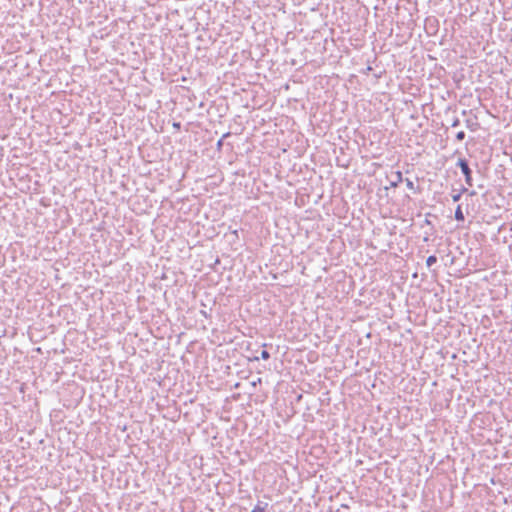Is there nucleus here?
<instances>
[{
  "label": "nucleus",
  "mask_w": 512,
  "mask_h": 512,
  "mask_svg": "<svg viewBox=\"0 0 512 512\" xmlns=\"http://www.w3.org/2000/svg\"><path fill=\"white\" fill-rule=\"evenodd\" d=\"M457 166L461 169L465 176V182L467 185L472 186V171L466 159L460 158L457 162Z\"/></svg>",
  "instance_id": "f257e3e1"
},
{
  "label": "nucleus",
  "mask_w": 512,
  "mask_h": 512,
  "mask_svg": "<svg viewBox=\"0 0 512 512\" xmlns=\"http://www.w3.org/2000/svg\"><path fill=\"white\" fill-rule=\"evenodd\" d=\"M403 180L402 173L400 171H396L392 173V178L390 179V186L397 187L399 183Z\"/></svg>",
  "instance_id": "f03ea898"
},
{
  "label": "nucleus",
  "mask_w": 512,
  "mask_h": 512,
  "mask_svg": "<svg viewBox=\"0 0 512 512\" xmlns=\"http://www.w3.org/2000/svg\"><path fill=\"white\" fill-rule=\"evenodd\" d=\"M267 506H268V503L258 501V503L253 508L252 512H264L265 509L267 508Z\"/></svg>",
  "instance_id": "7ed1b4c3"
},
{
  "label": "nucleus",
  "mask_w": 512,
  "mask_h": 512,
  "mask_svg": "<svg viewBox=\"0 0 512 512\" xmlns=\"http://www.w3.org/2000/svg\"><path fill=\"white\" fill-rule=\"evenodd\" d=\"M455 219L457 221H464V219H465L464 214L462 212V208H461L460 205H458L456 210H455Z\"/></svg>",
  "instance_id": "20e7f679"
},
{
  "label": "nucleus",
  "mask_w": 512,
  "mask_h": 512,
  "mask_svg": "<svg viewBox=\"0 0 512 512\" xmlns=\"http://www.w3.org/2000/svg\"><path fill=\"white\" fill-rule=\"evenodd\" d=\"M437 262V257L435 255H431L426 259V265L431 267L433 264Z\"/></svg>",
  "instance_id": "39448f33"
},
{
  "label": "nucleus",
  "mask_w": 512,
  "mask_h": 512,
  "mask_svg": "<svg viewBox=\"0 0 512 512\" xmlns=\"http://www.w3.org/2000/svg\"><path fill=\"white\" fill-rule=\"evenodd\" d=\"M465 132L464 131H459L457 134H456V139L458 141H463L465 139Z\"/></svg>",
  "instance_id": "423d86ee"
},
{
  "label": "nucleus",
  "mask_w": 512,
  "mask_h": 512,
  "mask_svg": "<svg viewBox=\"0 0 512 512\" xmlns=\"http://www.w3.org/2000/svg\"><path fill=\"white\" fill-rule=\"evenodd\" d=\"M260 357L263 360H268L270 358V353L266 350H262Z\"/></svg>",
  "instance_id": "0eeeda50"
},
{
  "label": "nucleus",
  "mask_w": 512,
  "mask_h": 512,
  "mask_svg": "<svg viewBox=\"0 0 512 512\" xmlns=\"http://www.w3.org/2000/svg\"><path fill=\"white\" fill-rule=\"evenodd\" d=\"M461 199V192L452 195V200L458 202Z\"/></svg>",
  "instance_id": "6e6552de"
},
{
  "label": "nucleus",
  "mask_w": 512,
  "mask_h": 512,
  "mask_svg": "<svg viewBox=\"0 0 512 512\" xmlns=\"http://www.w3.org/2000/svg\"><path fill=\"white\" fill-rule=\"evenodd\" d=\"M406 185L409 189H413L414 188V184L413 182L410 180V179H406Z\"/></svg>",
  "instance_id": "1a4fd4ad"
},
{
  "label": "nucleus",
  "mask_w": 512,
  "mask_h": 512,
  "mask_svg": "<svg viewBox=\"0 0 512 512\" xmlns=\"http://www.w3.org/2000/svg\"><path fill=\"white\" fill-rule=\"evenodd\" d=\"M460 124V120L458 118H455L451 124L452 127H456Z\"/></svg>",
  "instance_id": "9d476101"
},
{
  "label": "nucleus",
  "mask_w": 512,
  "mask_h": 512,
  "mask_svg": "<svg viewBox=\"0 0 512 512\" xmlns=\"http://www.w3.org/2000/svg\"><path fill=\"white\" fill-rule=\"evenodd\" d=\"M223 145V139H220L218 142H217V147L218 149H220Z\"/></svg>",
  "instance_id": "9b49d317"
},
{
  "label": "nucleus",
  "mask_w": 512,
  "mask_h": 512,
  "mask_svg": "<svg viewBox=\"0 0 512 512\" xmlns=\"http://www.w3.org/2000/svg\"><path fill=\"white\" fill-rule=\"evenodd\" d=\"M230 135H231V133H230V132H227V133H225V134L222 136V138H221V139H223V140H224L225 138L229 137Z\"/></svg>",
  "instance_id": "f8f14e48"
},
{
  "label": "nucleus",
  "mask_w": 512,
  "mask_h": 512,
  "mask_svg": "<svg viewBox=\"0 0 512 512\" xmlns=\"http://www.w3.org/2000/svg\"><path fill=\"white\" fill-rule=\"evenodd\" d=\"M466 125H467V127H468V128H471V127H472V123H470V120H467V121H466Z\"/></svg>",
  "instance_id": "ddd939ff"
},
{
  "label": "nucleus",
  "mask_w": 512,
  "mask_h": 512,
  "mask_svg": "<svg viewBox=\"0 0 512 512\" xmlns=\"http://www.w3.org/2000/svg\"><path fill=\"white\" fill-rule=\"evenodd\" d=\"M259 360V357L258 356H255L253 358L250 359V361H258Z\"/></svg>",
  "instance_id": "4468645a"
},
{
  "label": "nucleus",
  "mask_w": 512,
  "mask_h": 512,
  "mask_svg": "<svg viewBox=\"0 0 512 512\" xmlns=\"http://www.w3.org/2000/svg\"><path fill=\"white\" fill-rule=\"evenodd\" d=\"M371 70H372V68H371L370 66H368V67L366 68V71H371Z\"/></svg>",
  "instance_id": "2eb2a0df"
}]
</instances>
